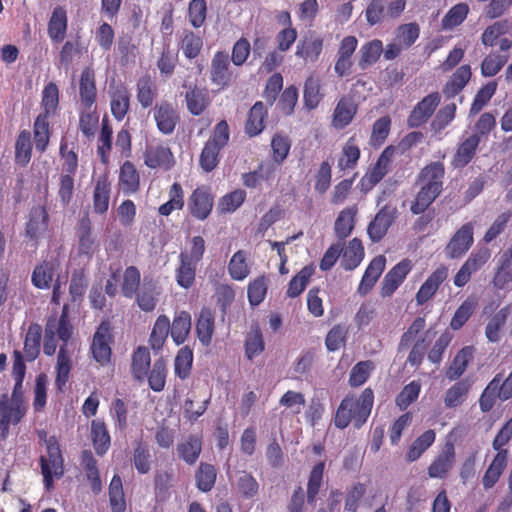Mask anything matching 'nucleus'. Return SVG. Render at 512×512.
Returning <instances> with one entry per match:
<instances>
[{
  "label": "nucleus",
  "mask_w": 512,
  "mask_h": 512,
  "mask_svg": "<svg viewBox=\"0 0 512 512\" xmlns=\"http://www.w3.org/2000/svg\"><path fill=\"white\" fill-rule=\"evenodd\" d=\"M59 266L56 259L43 260L37 264L31 275V282L38 289H49Z\"/></svg>",
  "instance_id": "obj_25"
},
{
  "label": "nucleus",
  "mask_w": 512,
  "mask_h": 512,
  "mask_svg": "<svg viewBox=\"0 0 512 512\" xmlns=\"http://www.w3.org/2000/svg\"><path fill=\"white\" fill-rule=\"evenodd\" d=\"M214 332V315L208 308H202L196 322V333L199 341L208 346Z\"/></svg>",
  "instance_id": "obj_42"
},
{
  "label": "nucleus",
  "mask_w": 512,
  "mask_h": 512,
  "mask_svg": "<svg viewBox=\"0 0 512 512\" xmlns=\"http://www.w3.org/2000/svg\"><path fill=\"white\" fill-rule=\"evenodd\" d=\"M32 144L30 133L21 131L15 143V161L21 166H26L31 159Z\"/></svg>",
  "instance_id": "obj_58"
},
{
  "label": "nucleus",
  "mask_w": 512,
  "mask_h": 512,
  "mask_svg": "<svg viewBox=\"0 0 512 512\" xmlns=\"http://www.w3.org/2000/svg\"><path fill=\"white\" fill-rule=\"evenodd\" d=\"M181 49L188 59L196 58L203 46L202 38L192 31L185 30L180 42Z\"/></svg>",
  "instance_id": "obj_63"
},
{
  "label": "nucleus",
  "mask_w": 512,
  "mask_h": 512,
  "mask_svg": "<svg viewBox=\"0 0 512 512\" xmlns=\"http://www.w3.org/2000/svg\"><path fill=\"white\" fill-rule=\"evenodd\" d=\"M113 328L109 321H102L98 326L91 344V352H112L114 342Z\"/></svg>",
  "instance_id": "obj_39"
},
{
  "label": "nucleus",
  "mask_w": 512,
  "mask_h": 512,
  "mask_svg": "<svg viewBox=\"0 0 512 512\" xmlns=\"http://www.w3.org/2000/svg\"><path fill=\"white\" fill-rule=\"evenodd\" d=\"M140 271L135 266H129L124 270L123 281L121 284L122 295L126 298L132 299L136 292L139 290L140 285Z\"/></svg>",
  "instance_id": "obj_57"
},
{
  "label": "nucleus",
  "mask_w": 512,
  "mask_h": 512,
  "mask_svg": "<svg viewBox=\"0 0 512 512\" xmlns=\"http://www.w3.org/2000/svg\"><path fill=\"white\" fill-rule=\"evenodd\" d=\"M470 390V384L466 380L457 381L445 393L444 405L447 408H456L465 400Z\"/></svg>",
  "instance_id": "obj_48"
},
{
  "label": "nucleus",
  "mask_w": 512,
  "mask_h": 512,
  "mask_svg": "<svg viewBox=\"0 0 512 512\" xmlns=\"http://www.w3.org/2000/svg\"><path fill=\"white\" fill-rule=\"evenodd\" d=\"M59 105V89L54 82L45 85L42 91L41 114L54 116Z\"/></svg>",
  "instance_id": "obj_55"
},
{
  "label": "nucleus",
  "mask_w": 512,
  "mask_h": 512,
  "mask_svg": "<svg viewBox=\"0 0 512 512\" xmlns=\"http://www.w3.org/2000/svg\"><path fill=\"white\" fill-rule=\"evenodd\" d=\"M80 463L83 467L92 492L95 495L99 494L102 491V482L97 466V460L95 459L91 450L87 449L81 452Z\"/></svg>",
  "instance_id": "obj_28"
},
{
  "label": "nucleus",
  "mask_w": 512,
  "mask_h": 512,
  "mask_svg": "<svg viewBox=\"0 0 512 512\" xmlns=\"http://www.w3.org/2000/svg\"><path fill=\"white\" fill-rule=\"evenodd\" d=\"M507 464L508 459L506 458V453H496L482 477V484L485 490L491 489L496 485L505 471Z\"/></svg>",
  "instance_id": "obj_32"
},
{
  "label": "nucleus",
  "mask_w": 512,
  "mask_h": 512,
  "mask_svg": "<svg viewBox=\"0 0 512 512\" xmlns=\"http://www.w3.org/2000/svg\"><path fill=\"white\" fill-rule=\"evenodd\" d=\"M385 266L386 258L383 255H378L371 260L358 286V293L360 295L365 296L372 290L384 271Z\"/></svg>",
  "instance_id": "obj_24"
},
{
  "label": "nucleus",
  "mask_w": 512,
  "mask_h": 512,
  "mask_svg": "<svg viewBox=\"0 0 512 512\" xmlns=\"http://www.w3.org/2000/svg\"><path fill=\"white\" fill-rule=\"evenodd\" d=\"M174 156L168 146L150 145L144 152V164L151 169L170 170L174 165Z\"/></svg>",
  "instance_id": "obj_16"
},
{
  "label": "nucleus",
  "mask_w": 512,
  "mask_h": 512,
  "mask_svg": "<svg viewBox=\"0 0 512 512\" xmlns=\"http://www.w3.org/2000/svg\"><path fill=\"white\" fill-rule=\"evenodd\" d=\"M268 111L263 102L257 101L250 109L248 119L245 124V132L254 137L259 135L265 128V119Z\"/></svg>",
  "instance_id": "obj_35"
},
{
  "label": "nucleus",
  "mask_w": 512,
  "mask_h": 512,
  "mask_svg": "<svg viewBox=\"0 0 512 512\" xmlns=\"http://www.w3.org/2000/svg\"><path fill=\"white\" fill-rule=\"evenodd\" d=\"M78 236V254L91 259L99 250V241L92 232V223L88 216H84L79 220L77 228Z\"/></svg>",
  "instance_id": "obj_13"
},
{
  "label": "nucleus",
  "mask_w": 512,
  "mask_h": 512,
  "mask_svg": "<svg viewBox=\"0 0 512 512\" xmlns=\"http://www.w3.org/2000/svg\"><path fill=\"white\" fill-rule=\"evenodd\" d=\"M110 109L117 121H122L130 109V92L127 86L122 83H111L109 85Z\"/></svg>",
  "instance_id": "obj_12"
},
{
  "label": "nucleus",
  "mask_w": 512,
  "mask_h": 512,
  "mask_svg": "<svg viewBox=\"0 0 512 512\" xmlns=\"http://www.w3.org/2000/svg\"><path fill=\"white\" fill-rule=\"evenodd\" d=\"M455 462V447L453 443L447 442L439 454L434 458L427 469L430 478L444 479L453 467Z\"/></svg>",
  "instance_id": "obj_14"
},
{
  "label": "nucleus",
  "mask_w": 512,
  "mask_h": 512,
  "mask_svg": "<svg viewBox=\"0 0 512 512\" xmlns=\"http://www.w3.org/2000/svg\"><path fill=\"white\" fill-rule=\"evenodd\" d=\"M394 154V148L389 146L383 150L374 166L369 169L360 180V190L369 192L388 173L389 165Z\"/></svg>",
  "instance_id": "obj_8"
},
{
  "label": "nucleus",
  "mask_w": 512,
  "mask_h": 512,
  "mask_svg": "<svg viewBox=\"0 0 512 512\" xmlns=\"http://www.w3.org/2000/svg\"><path fill=\"white\" fill-rule=\"evenodd\" d=\"M118 184L125 195H134L140 189V174L136 166L126 160L119 169Z\"/></svg>",
  "instance_id": "obj_23"
},
{
  "label": "nucleus",
  "mask_w": 512,
  "mask_h": 512,
  "mask_svg": "<svg viewBox=\"0 0 512 512\" xmlns=\"http://www.w3.org/2000/svg\"><path fill=\"white\" fill-rule=\"evenodd\" d=\"M170 330V320L166 315H159L154 322L149 344L155 351L161 350L167 340Z\"/></svg>",
  "instance_id": "obj_43"
},
{
  "label": "nucleus",
  "mask_w": 512,
  "mask_h": 512,
  "mask_svg": "<svg viewBox=\"0 0 512 512\" xmlns=\"http://www.w3.org/2000/svg\"><path fill=\"white\" fill-rule=\"evenodd\" d=\"M79 97L85 109H91L97 99L95 72L89 66L85 67L80 75Z\"/></svg>",
  "instance_id": "obj_20"
},
{
  "label": "nucleus",
  "mask_w": 512,
  "mask_h": 512,
  "mask_svg": "<svg viewBox=\"0 0 512 512\" xmlns=\"http://www.w3.org/2000/svg\"><path fill=\"white\" fill-rule=\"evenodd\" d=\"M109 502L112 512L126 511L122 479L118 474H114L109 485Z\"/></svg>",
  "instance_id": "obj_49"
},
{
  "label": "nucleus",
  "mask_w": 512,
  "mask_h": 512,
  "mask_svg": "<svg viewBox=\"0 0 512 512\" xmlns=\"http://www.w3.org/2000/svg\"><path fill=\"white\" fill-rule=\"evenodd\" d=\"M91 441L98 456L107 453L111 445V437L105 422L94 419L91 422Z\"/></svg>",
  "instance_id": "obj_30"
},
{
  "label": "nucleus",
  "mask_w": 512,
  "mask_h": 512,
  "mask_svg": "<svg viewBox=\"0 0 512 512\" xmlns=\"http://www.w3.org/2000/svg\"><path fill=\"white\" fill-rule=\"evenodd\" d=\"M45 440L46 454L41 455L39 464L43 476V484L47 492L54 489V479H60L64 475V458L56 436L46 438L45 431L39 433Z\"/></svg>",
  "instance_id": "obj_2"
},
{
  "label": "nucleus",
  "mask_w": 512,
  "mask_h": 512,
  "mask_svg": "<svg viewBox=\"0 0 512 512\" xmlns=\"http://www.w3.org/2000/svg\"><path fill=\"white\" fill-rule=\"evenodd\" d=\"M444 174L445 168L443 163L431 162L420 171L417 183L440 194L443 189Z\"/></svg>",
  "instance_id": "obj_18"
},
{
  "label": "nucleus",
  "mask_w": 512,
  "mask_h": 512,
  "mask_svg": "<svg viewBox=\"0 0 512 512\" xmlns=\"http://www.w3.org/2000/svg\"><path fill=\"white\" fill-rule=\"evenodd\" d=\"M167 368L166 362L163 358L158 359L149 370L146 380L151 390L154 392H161L166 385Z\"/></svg>",
  "instance_id": "obj_52"
},
{
  "label": "nucleus",
  "mask_w": 512,
  "mask_h": 512,
  "mask_svg": "<svg viewBox=\"0 0 512 512\" xmlns=\"http://www.w3.org/2000/svg\"><path fill=\"white\" fill-rule=\"evenodd\" d=\"M471 68L469 65L460 66L445 84L443 93L447 98H453L458 95L467 85L471 78Z\"/></svg>",
  "instance_id": "obj_36"
},
{
  "label": "nucleus",
  "mask_w": 512,
  "mask_h": 512,
  "mask_svg": "<svg viewBox=\"0 0 512 512\" xmlns=\"http://www.w3.org/2000/svg\"><path fill=\"white\" fill-rule=\"evenodd\" d=\"M153 116L158 130L164 135L172 134L180 121L176 108L165 100L154 106Z\"/></svg>",
  "instance_id": "obj_11"
},
{
  "label": "nucleus",
  "mask_w": 512,
  "mask_h": 512,
  "mask_svg": "<svg viewBox=\"0 0 512 512\" xmlns=\"http://www.w3.org/2000/svg\"><path fill=\"white\" fill-rule=\"evenodd\" d=\"M480 143V136L472 134L467 137L457 148L452 165L456 168L466 166L474 157Z\"/></svg>",
  "instance_id": "obj_31"
},
{
  "label": "nucleus",
  "mask_w": 512,
  "mask_h": 512,
  "mask_svg": "<svg viewBox=\"0 0 512 512\" xmlns=\"http://www.w3.org/2000/svg\"><path fill=\"white\" fill-rule=\"evenodd\" d=\"M203 437L200 434H190L177 444L176 451L180 460L187 465H194L202 452Z\"/></svg>",
  "instance_id": "obj_19"
},
{
  "label": "nucleus",
  "mask_w": 512,
  "mask_h": 512,
  "mask_svg": "<svg viewBox=\"0 0 512 512\" xmlns=\"http://www.w3.org/2000/svg\"><path fill=\"white\" fill-rule=\"evenodd\" d=\"M436 433L432 429H428L417 437L406 453V460L414 462L435 442Z\"/></svg>",
  "instance_id": "obj_45"
},
{
  "label": "nucleus",
  "mask_w": 512,
  "mask_h": 512,
  "mask_svg": "<svg viewBox=\"0 0 512 512\" xmlns=\"http://www.w3.org/2000/svg\"><path fill=\"white\" fill-rule=\"evenodd\" d=\"M111 181L106 174L100 175L94 186L93 209L97 214H105L109 208Z\"/></svg>",
  "instance_id": "obj_26"
},
{
  "label": "nucleus",
  "mask_w": 512,
  "mask_h": 512,
  "mask_svg": "<svg viewBox=\"0 0 512 512\" xmlns=\"http://www.w3.org/2000/svg\"><path fill=\"white\" fill-rule=\"evenodd\" d=\"M159 294L160 292L154 284L144 283L134 297L142 311L152 312L157 306Z\"/></svg>",
  "instance_id": "obj_46"
},
{
  "label": "nucleus",
  "mask_w": 512,
  "mask_h": 512,
  "mask_svg": "<svg viewBox=\"0 0 512 512\" xmlns=\"http://www.w3.org/2000/svg\"><path fill=\"white\" fill-rule=\"evenodd\" d=\"M169 200L160 205L158 212L162 216H169L175 210H182L184 207V192L180 183L174 182L168 191Z\"/></svg>",
  "instance_id": "obj_47"
},
{
  "label": "nucleus",
  "mask_w": 512,
  "mask_h": 512,
  "mask_svg": "<svg viewBox=\"0 0 512 512\" xmlns=\"http://www.w3.org/2000/svg\"><path fill=\"white\" fill-rule=\"evenodd\" d=\"M224 146V120L217 123L213 136L205 143L200 154L199 164L205 172H210L219 163V154Z\"/></svg>",
  "instance_id": "obj_4"
},
{
  "label": "nucleus",
  "mask_w": 512,
  "mask_h": 512,
  "mask_svg": "<svg viewBox=\"0 0 512 512\" xmlns=\"http://www.w3.org/2000/svg\"><path fill=\"white\" fill-rule=\"evenodd\" d=\"M213 205L214 198L205 187H197L188 200V209L191 215L198 220L207 219Z\"/></svg>",
  "instance_id": "obj_15"
},
{
  "label": "nucleus",
  "mask_w": 512,
  "mask_h": 512,
  "mask_svg": "<svg viewBox=\"0 0 512 512\" xmlns=\"http://www.w3.org/2000/svg\"><path fill=\"white\" fill-rule=\"evenodd\" d=\"M191 330V315L187 311L179 312L170 323L171 337L177 344H183Z\"/></svg>",
  "instance_id": "obj_41"
},
{
  "label": "nucleus",
  "mask_w": 512,
  "mask_h": 512,
  "mask_svg": "<svg viewBox=\"0 0 512 512\" xmlns=\"http://www.w3.org/2000/svg\"><path fill=\"white\" fill-rule=\"evenodd\" d=\"M185 100L188 111L195 116L201 115L210 102L208 90L197 86L189 87L185 94Z\"/></svg>",
  "instance_id": "obj_33"
},
{
  "label": "nucleus",
  "mask_w": 512,
  "mask_h": 512,
  "mask_svg": "<svg viewBox=\"0 0 512 512\" xmlns=\"http://www.w3.org/2000/svg\"><path fill=\"white\" fill-rule=\"evenodd\" d=\"M180 264L176 269L177 284L185 289L190 288L195 282L197 263L186 260V253L179 255Z\"/></svg>",
  "instance_id": "obj_44"
},
{
  "label": "nucleus",
  "mask_w": 512,
  "mask_h": 512,
  "mask_svg": "<svg viewBox=\"0 0 512 512\" xmlns=\"http://www.w3.org/2000/svg\"><path fill=\"white\" fill-rule=\"evenodd\" d=\"M397 218V208L386 204L375 215L367 227V234L374 243L381 241Z\"/></svg>",
  "instance_id": "obj_9"
},
{
  "label": "nucleus",
  "mask_w": 512,
  "mask_h": 512,
  "mask_svg": "<svg viewBox=\"0 0 512 512\" xmlns=\"http://www.w3.org/2000/svg\"><path fill=\"white\" fill-rule=\"evenodd\" d=\"M374 369L375 364L370 360L358 362L350 371L349 385L353 388L362 386L369 379Z\"/></svg>",
  "instance_id": "obj_54"
},
{
  "label": "nucleus",
  "mask_w": 512,
  "mask_h": 512,
  "mask_svg": "<svg viewBox=\"0 0 512 512\" xmlns=\"http://www.w3.org/2000/svg\"><path fill=\"white\" fill-rule=\"evenodd\" d=\"M49 215L44 206L33 207L26 223V236L33 241H38L48 228Z\"/></svg>",
  "instance_id": "obj_21"
},
{
  "label": "nucleus",
  "mask_w": 512,
  "mask_h": 512,
  "mask_svg": "<svg viewBox=\"0 0 512 512\" xmlns=\"http://www.w3.org/2000/svg\"><path fill=\"white\" fill-rule=\"evenodd\" d=\"M27 412L26 404H19L8 400L7 395L0 399V438L6 439L9 434L10 425H17L21 422Z\"/></svg>",
  "instance_id": "obj_7"
},
{
  "label": "nucleus",
  "mask_w": 512,
  "mask_h": 512,
  "mask_svg": "<svg viewBox=\"0 0 512 512\" xmlns=\"http://www.w3.org/2000/svg\"><path fill=\"white\" fill-rule=\"evenodd\" d=\"M216 476V469L213 465L200 463L195 473L197 488L202 492H209L215 484Z\"/></svg>",
  "instance_id": "obj_56"
},
{
  "label": "nucleus",
  "mask_w": 512,
  "mask_h": 512,
  "mask_svg": "<svg viewBox=\"0 0 512 512\" xmlns=\"http://www.w3.org/2000/svg\"><path fill=\"white\" fill-rule=\"evenodd\" d=\"M374 404V392L371 388H365L356 397L353 394L345 396L336 410L334 424L337 428L345 429L350 423L356 429L361 428L370 416Z\"/></svg>",
  "instance_id": "obj_1"
},
{
  "label": "nucleus",
  "mask_w": 512,
  "mask_h": 512,
  "mask_svg": "<svg viewBox=\"0 0 512 512\" xmlns=\"http://www.w3.org/2000/svg\"><path fill=\"white\" fill-rule=\"evenodd\" d=\"M314 273V267H303L289 282L287 296L290 298L298 297L306 288L309 279Z\"/></svg>",
  "instance_id": "obj_60"
},
{
  "label": "nucleus",
  "mask_w": 512,
  "mask_h": 512,
  "mask_svg": "<svg viewBox=\"0 0 512 512\" xmlns=\"http://www.w3.org/2000/svg\"><path fill=\"white\" fill-rule=\"evenodd\" d=\"M158 96V87L150 75L140 77L136 82V98L143 109L153 105Z\"/></svg>",
  "instance_id": "obj_29"
},
{
  "label": "nucleus",
  "mask_w": 512,
  "mask_h": 512,
  "mask_svg": "<svg viewBox=\"0 0 512 512\" xmlns=\"http://www.w3.org/2000/svg\"><path fill=\"white\" fill-rule=\"evenodd\" d=\"M68 16L67 10L63 6L54 7L51 17L48 21L47 32L53 43H61L67 33Z\"/></svg>",
  "instance_id": "obj_22"
},
{
  "label": "nucleus",
  "mask_w": 512,
  "mask_h": 512,
  "mask_svg": "<svg viewBox=\"0 0 512 512\" xmlns=\"http://www.w3.org/2000/svg\"><path fill=\"white\" fill-rule=\"evenodd\" d=\"M361 155L355 137H350L342 147L337 166L341 171L354 169Z\"/></svg>",
  "instance_id": "obj_38"
},
{
  "label": "nucleus",
  "mask_w": 512,
  "mask_h": 512,
  "mask_svg": "<svg viewBox=\"0 0 512 512\" xmlns=\"http://www.w3.org/2000/svg\"><path fill=\"white\" fill-rule=\"evenodd\" d=\"M342 253V267L347 271L358 267L365 255L363 244L358 238L350 240L348 245L343 247Z\"/></svg>",
  "instance_id": "obj_37"
},
{
  "label": "nucleus",
  "mask_w": 512,
  "mask_h": 512,
  "mask_svg": "<svg viewBox=\"0 0 512 512\" xmlns=\"http://www.w3.org/2000/svg\"><path fill=\"white\" fill-rule=\"evenodd\" d=\"M491 250L486 247H478L469 255L463 265L454 276V285L457 287L465 286L472 274L479 271L489 261Z\"/></svg>",
  "instance_id": "obj_6"
},
{
  "label": "nucleus",
  "mask_w": 512,
  "mask_h": 512,
  "mask_svg": "<svg viewBox=\"0 0 512 512\" xmlns=\"http://www.w3.org/2000/svg\"><path fill=\"white\" fill-rule=\"evenodd\" d=\"M440 102L441 95L439 92H432L425 96L410 112L407 119V125L410 128H418L427 123Z\"/></svg>",
  "instance_id": "obj_10"
},
{
  "label": "nucleus",
  "mask_w": 512,
  "mask_h": 512,
  "mask_svg": "<svg viewBox=\"0 0 512 512\" xmlns=\"http://www.w3.org/2000/svg\"><path fill=\"white\" fill-rule=\"evenodd\" d=\"M357 214V205L346 207L339 212L334 223V232L340 241L345 240L353 232Z\"/></svg>",
  "instance_id": "obj_27"
},
{
  "label": "nucleus",
  "mask_w": 512,
  "mask_h": 512,
  "mask_svg": "<svg viewBox=\"0 0 512 512\" xmlns=\"http://www.w3.org/2000/svg\"><path fill=\"white\" fill-rule=\"evenodd\" d=\"M383 53V43L379 39H373L365 43L360 51L358 66L361 70H366L375 64Z\"/></svg>",
  "instance_id": "obj_40"
},
{
  "label": "nucleus",
  "mask_w": 512,
  "mask_h": 512,
  "mask_svg": "<svg viewBox=\"0 0 512 512\" xmlns=\"http://www.w3.org/2000/svg\"><path fill=\"white\" fill-rule=\"evenodd\" d=\"M112 135L113 129L111 125L108 120L103 119L98 137L97 154L100 157L101 162L104 164L109 162V156L112 150Z\"/></svg>",
  "instance_id": "obj_51"
},
{
  "label": "nucleus",
  "mask_w": 512,
  "mask_h": 512,
  "mask_svg": "<svg viewBox=\"0 0 512 512\" xmlns=\"http://www.w3.org/2000/svg\"><path fill=\"white\" fill-rule=\"evenodd\" d=\"M230 276L237 281L244 280L250 273V268L247 264L246 253L242 250L236 252L229 262Z\"/></svg>",
  "instance_id": "obj_64"
},
{
  "label": "nucleus",
  "mask_w": 512,
  "mask_h": 512,
  "mask_svg": "<svg viewBox=\"0 0 512 512\" xmlns=\"http://www.w3.org/2000/svg\"><path fill=\"white\" fill-rule=\"evenodd\" d=\"M502 380V374H496L494 378L488 383L479 398V407L482 412H489L495 405L496 400L499 399V391L497 384Z\"/></svg>",
  "instance_id": "obj_53"
},
{
  "label": "nucleus",
  "mask_w": 512,
  "mask_h": 512,
  "mask_svg": "<svg viewBox=\"0 0 512 512\" xmlns=\"http://www.w3.org/2000/svg\"><path fill=\"white\" fill-rule=\"evenodd\" d=\"M73 327L65 311L61 314L59 320L48 321L45 327L43 352H67L66 348L72 338Z\"/></svg>",
  "instance_id": "obj_3"
},
{
  "label": "nucleus",
  "mask_w": 512,
  "mask_h": 512,
  "mask_svg": "<svg viewBox=\"0 0 512 512\" xmlns=\"http://www.w3.org/2000/svg\"><path fill=\"white\" fill-rule=\"evenodd\" d=\"M512 305L508 304L501 308L488 322L485 333L489 341L497 342L500 340V331L504 326L508 316L511 313Z\"/></svg>",
  "instance_id": "obj_50"
},
{
  "label": "nucleus",
  "mask_w": 512,
  "mask_h": 512,
  "mask_svg": "<svg viewBox=\"0 0 512 512\" xmlns=\"http://www.w3.org/2000/svg\"><path fill=\"white\" fill-rule=\"evenodd\" d=\"M357 112L356 104L349 98H341L334 110L332 125L336 129H343L349 125Z\"/></svg>",
  "instance_id": "obj_34"
},
{
  "label": "nucleus",
  "mask_w": 512,
  "mask_h": 512,
  "mask_svg": "<svg viewBox=\"0 0 512 512\" xmlns=\"http://www.w3.org/2000/svg\"><path fill=\"white\" fill-rule=\"evenodd\" d=\"M469 13V6L466 3H458L453 6L443 17L441 25L444 30L453 29L460 25Z\"/></svg>",
  "instance_id": "obj_62"
},
{
  "label": "nucleus",
  "mask_w": 512,
  "mask_h": 512,
  "mask_svg": "<svg viewBox=\"0 0 512 512\" xmlns=\"http://www.w3.org/2000/svg\"><path fill=\"white\" fill-rule=\"evenodd\" d=\"M411 262L404 259L396 264L384 277L381 285V296L390 297L402 284L411 270Z\"/></svg>",
  "instance_id": "obj_17"
},
{
  "label": "nucleus",
  "mask_w": 512,
  "mask_h": 512,
  "mask_svg": "<svg viewBox=\"0 0 512 512\" xmlns=\"http://www.w3.org/2000/svg\"><path fill=\"white\" fill-rule=\"evenodd\" d=\"M325 462L320 461L312 468L308 483H307V501L309 504H313L316 501V497L319 493L323 482Z\"/></svg>",
  "instance_id": "obj_59"
},
{
  "label": "nucleus",
  "mask_w": 512,
  "mask_h": 512,
  "mask_svg": "<svg viewBox=\"0 0 512 512\" xmlns=\"http://www.w3.org/2000/svg\"><path fill=\"white\" fill-rule=\"evenodd\" d=\"M508 54L490 53L481 63V74L484 77L495 76L508 62Z\"/></svg>",
  "instance_id": "obj_61"
},
{
  "label": "nucleus",
  "mask_w": 512,
  "mask_h": 512,
  "mask_svg": "<svg viewBox=\"0 0 512 512\" xmlns=\"http://www.w3.org/2000/svg\"><path fill=\"white\" fill-rule=\"evenodd\" d=\"M473 243L474 224L467 222L452 235L445 246L444 253L448 259H459L470 250Z\"/></svg>",
  "instance_id": "obj_5"
}]
</instances>
